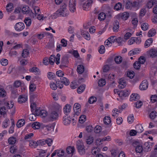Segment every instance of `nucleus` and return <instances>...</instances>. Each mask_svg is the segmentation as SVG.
Wrapping results in <instances>:
<instances>
[{
	"instance_id": "7ed1b4c3",
	"label": "nucleus",
	"mask_w": 157,
	"mask_h": 157,
	"mask_svg": "<svg viewBox=\"0 0 157 157\" xmlns=\"http://www.w3.org/2000/svg\"><path fill=\"white\" fill-rule=\"evenodd\" d=\"M77 148L78 151L81 155H82L85 153V150L84 145L82 140H78L76 142Z\"/></svg>"
},
{
	"instance_id": "b1692460",
	"label": "nucleus",
	"mask_w": 157,
	"mask_h": 157,
	"mask_svg": "<svg viewBox=\"0 0 157 157\" xmlns=\"http://www.w3.org/2000/svg\"><path fill=\"white\" fill-rule=\"evenodd\" d=\"M31 127L34 129H39L40 126V123L38 122H35L32 124H30Z\"/></svg>"
},
{
	"instance_id": "5701e85b",
	"label": "nucleus",
	"mask_w": 157,
	"mask_h": 157,
	"mask_svg": "<svg viewBox=\"0 0 157 157\" xmlns=\"http://www.w3.org/2000/svg\"><path fill=\"white\" fill-rule=\"evenodd\" d=\"M6 10L8 12H10L13 10V4L11 3L8 4L6 7Z\"/></svg>"
},
{
	"instance_id": "20e7f679",
	"label": "nucleus",
	"mask_w": 157,
	"mask_h": 157,
	"mask_svg": "<svg viewBox=\"0 0 157 157\" xmlns=\"http://www.w3.org/2000/svg\"><path fill=\"white\" fill-rule=\"evenodd\" d=\"M83 28L84 29V30H81V35H82L83 37L87 40H88V33L87 31H86V30L88 29V23H85L83 25Z\"/></svg>"
},
{
	"instance_id": "c85d7f7f",
	"label": "nucleus",
	"mask_w": 157,
	"mask_h": 157,
	"mask_svg": "<svg viewBox=\"0 0 157 157\" xmlns=\"http://www.w3.org/2000/svg\"><path fill=\"white\" fill-rule=\"evenodd\" d=\"M106 17V15L103 12L100 13L98 15V18L100 21L104 20Z\"/></svg>"
},
{
	"instance_id": "de8ad7c7",
	"label": "nucleus",
	"mask_w": 157,
	"mask_h": 157,
	"mask_svg": "<svg viewBox=\"0 0 157 157\" xmlns=\"http://www.w3.org/2000/svg\"><path fill=\"white\" fill-rule=\"evenodd\" d=\"M29 145L30 147L35 148L38 145L37 142L33 140L30 141L29 142Z\"/></svg>"
},
{
	"instance_id": "ddd939ff",
	"label": "nucleus",
	"mask_w": 157,
	"mask_h": 157,
	"mask_svg": "<svg viewBox=\"0 0 157 157\" xmlns=\"http://www.w3.org/2000/svg\"><path fill=\"white\" fill-rule=\"evenodd\" d=\"M71 118L66 116L63 117V123L65 125H68L70 124L71 121Z\"/></svg>"
},
{
	"instance_id": "5fc2aeb1",
	"label": "nucleus",
	"mask_w": 157,
	"mask_h": 157,
	"mask_svg": "<svg viewBox=\"0 0 157 157\" xmlns=\"http://www.w3.org/2000/svg\"><path fill=\"white\" fill-rule=\"evenodd\" d=\"M134 116L133 114H131L128 117V121L129 124H131L134 121Z\"/></svg>"
},
{
	"instance_id": "58836bf2",
	"label": "nucleus",
	"mask_w": 157,
	"mask_h": 157,
	"mask_svg": "<svg viewBox=\"0 0 157 157\" xmlns=\"http://www.w3.org/2000/svg\"><path fill=\"white\" fill-rule=\"evenodd\" d=\"M149 25L146 23H144L141 25V28L144 31H145L148 29Z\"/></svg>"
},
{
	"instance_id": "4be33fe9",
	"label": "nucleus",
	"mask_w": 157,
	"mask_h": 157,
	"mask_svg": "<svg viewBox=\"0 0 157 157\" xmlns=\"http://www.w3.org/2000/svg\"><path fill=\"white\" fill-rule=\"evenodd\" d=\"M25 121L24 119L19 120L17 123V126L18 128H20L23 126L25 124Z\"/></svg>"
},
{
	"instance_id": "1a4fd4ad",
	"label": "nucleus",
	"mask_w": 157,
	"mask_h": 157,
	"mask_svg": "<svg viewBox=\"0 0 157 157\" xmlns=\"http://www.w3.org/2000/svg\"><path fill=\"white\" fill-rule=\"evenodd\" d=\"M76 1L75 0H70L69 6L70 11L74 12L76 10Z\"/></svg>"
},
{
	"instance_id": "39448f33",
	"label": "nucleus",
	"mask_w": 157,
	"mask_h": 157,
	"mask_svg": "<svg viewBox=\"0 0 157 157\" xmlns=\"http://www.w3.org/2000/svg\"><path fill=\"white\" fill-rule=\"evenodd\" d=\"M22 13L24 14H29L34 17L33 12L31 10H30L29 6L26 5H24L22 8Z\"/></svg>"
},
{
	"instance_id": "680f3d73",
	"label": "nucleus",
	"mask_w": 157,
	"mask_h": 157,
	"mask_svg": "<svg viewBox=\"0 0 157 157\" xmlns=\"http://www.w3.org/2000/svg\"><path fill=\"white\" fill-rule=\"evenodd\" d=\"M0 63L3 66H6L8 63V61L7 59H2L1 60Z\"/></svg>"
},
{
	"instance_id": "bb28decb",
	"label": "nucleus",
	"mask_w": 157,
	"mask_h": 157,
	"mask_svg": "<svg viewBox=\"0 0 157 157\" xmlns=\"http://www.w3.org/2000/svg\"><path fill=\"white\" fill-rule=\"evenodd\" d=\"M78 82L76 80H75L71 83L70 86L71 89H75L78 87Z\"/></svg>"
},
{
	"instance_id": "774afa93",
	"label": "nucleus",
	"mask_w": 157,
	"mask_h": 157,
	"mask_svg": "<svg viewBox=\"0 0 157 157\" xmlns=\"http://www.w3.org/2000/svg\"><path fill=\"white\" fill-rule=\"evenodd\" d=\"M151 101L152 103H154L157 101V96L156 95H152L151 97Z\"/></svg>"
},
{
	"instance_id": "79ce46f5",
	"label": "nucleus",
	"mask_w": 157,
	"mask_h": 157,
	"mask_svg": "<svg viewBox=\"0 0 157 157\" xmlns=\"http://www.w3.org/2000/svg\"><path fill=\"white\" fill-rule=\"evenodd\" d=\"M56 59V57L54 55H52L49 57V63L51 65H53L54 63L55 59Z\"/></svg>"
},
{
	"instance_id": "423d86ee",
	"label": "nucleus",
	"mask_w": 157,
	"mask_h": 157,
	"mask_svg": "<svg viewBox=\"0 0 157 157\" xmlns=\"http://www.w3.org/2000/svg\"><path fill=\"white\" fill-rule=\"evenodd\" d=\"M25 26L23 23L19 22L17 23L14 26V29L17 31L20 32L25 28Z\"/></svg>"
},
{
	"instance_id": "2eb2a0df",
	"label": "nucleus",
	"mask_w": 157,
	"mask_h": 157,
	"mask_svg": "<svg viewBox=\"0 0 157 157\" xmlns=\"http://www.w3.org/2000/svg\"><path fill=\"white\" fill-rule=\"evenodd\" d=\"M86 131L83 132V138L86 140L87 144H88V128L86 127Z\"/></svg>"
},
{
	"instance_id": "69168bd1",
	"label": "nucleus",
	"mask_w": 157,
	"mask_h": 157,
	"mask_svg": "<svg viewBox=\"0 0 157 157\" xmlns=\"http://www.w3.org/2000/svg\"><path fill=\"white\" fill-rule=\"evenodd\" d=\"M10 121L8 119H6L5 121L3 122L2 127L4 128H6L8 126V122H9Z\"/></svg>"
},
{
	"instance_id": "338daca9",
	"label": "nucleus",
	"mask_w": 157,
	"mask_h": 157,
	"mask_svg": "<svg viewBox=\"0 0 157 157\" xmlns=\"http://www.w3.org/2000/svg\"><path fill=\"white\" fill-rule=\"evenodd\" d=\"M21 84V82L19 80H17L15 81L13 84V86L16 88H17L19 87Z\"/></svg>"
},
{
	"instance_id": "c9c22d12",
	"label": "nucleus",
	"mask_w": 157,
	"mask_h": 157,
	"mask_svg": "<svg viewBox=\"0 0 157 157\" xmlns=\"http://www.w3.org/2000/svg\"><path fill=\"white\" fill-rule=\"evenodd\" d=\"M86 86L84 84L81 85L77 89V92L79 94H81L84 90Z\"/></svg>"
},
{
	"instance_id": "e2e57ef3",
	"label": "nucleus",
	"mask_w": 157,
	"mask_h": 157,
	"mask_svg": "<svg viewBox=\"0 0 157 157\" xmlns=\"http://www.w3.org/2000/svg\"><path fill=\"white\" fill-rule=\"evenodd\" d=\"M45 140V144H47L49 146H51L53 140L52 139L48 138Z\"/></svg>"
},
{
	"instance_id": "72a5a7b5",
	"label": "nucleus",
	"mask_w": 157,
	"mask_h": 157,
	"mask_svg": "<svg viewBox=\"0 0 157 157\" xmlns=\"http://www.w3.org/2000/svg\"><path fill=\"white\" fill-rule=\"evenodd\" d=\"M156 33V31L154 29H152L149 30L148 33L147 35L149 37L154 36Z\"/></svg>"
},
{
	"instance_id": "cd10ccee",
	"label": "nucleus",
	"mask_w": 157,
	"mask_h": 157,
	"mask_svg": "<svg viewBox=\"0 0 157 157\" xmlns=\"http://www.w3.org/2000/svg\"><path fill=\"white\" fill-rule=\"evenodd\" d=\"M153 42V39L152 38H149L145 41L144 44V46L145 48H148Z\"/></svg>"
},
{
	"instance_id": "49530a36",
	"label": "nucleus",
	"mask_w": 157,
	"mask_h": 157,
	"mask_svg": "<svg viewBox=\"0 0 157 157\" xmlns=\"http://www.w3.org/2000/svg\"><path fill=\"white\" fill-rule=\"evenodd\" d=\"M129 13L126 12H124L122 14V15L121 16V17L122 19L124 20H127L128 18L129 17Z\"/></svg>"
},
{
	"instance_id": "dca6fc26",
	"label": "nucleus",
	"mask_w": 157,
	"mask_h": 157,
	"mask_svg": "<svg viewBox=\"0 0 157 157\" xmlns=\"http://www.w3.org/2000/svg\"><path fill=\"white\" fill-rule=\"evenodd\" d=\"M149 54L151 57H155L157 56V48H152L150 50Z\"/></svg>"
},
{
	"instance_id": "393cba45",
	"label": "nucleus",
	"mask_w": 157,
	"mask_h": 157,
	"mask_svg": "<svg viewBox=\"0 0 157 157\" xmlns=\"http://www.w3.org/2000/svg\"><path fill=\"white\" fill-rule=\"evenodd\" d=\"M75 151V149L74 147L69 146L67 147L66 151L68 154H73Z\"/></svg>"
},
{
	"instance_id": "f8f14e48",
	"label": "nucleus",
	"mask_w": 157,
	"mask_h": 157,
	"mask_svg": "<svg viewBox=\"0 0 157 157\" xmlns=\"http://www.w3.org/2000/svg\"><path fill=\"white\" fill-rule=\"evenodd\" d=\"M148 86V83L147 80L143 81L139 86L140 90H145L147 89Z\"/></svg>"
},
{
	"instance_id": "f3484780",
	"label": "nucleus",
	"mask_w": 157,
	"mask_h": 157,
	"mask_svg": "<svg viewBox=\"0 0 157 157\" xmlns=\"http://www.w3.org/2000/svg\"><path fill=\"white\" fill-rule=\"evenodd\" d=\"M27 97L25 95H20L18 98V101L19 103L21 104L25 102L27 100Z\"/></svg>"
},
{
	"instance_id": "9b49d317",
	"label": "nucleus",
	"mask_w": 157,
	"mask_h": 157,
	"mask_svg": "<svg viewBox=\"0 0 157 157\" xmlns=\"http://www.w3.org/2000/svg\"><path fill=\"white\" fill-rule=\"evenodd\" d=\"M111 140L110 136H108L102 139L99 138L96 140V143L97 144L100 145L102 144V142L105 141H109Z\"/></svg>"
},
{
	"instance_id": "4c0bfd02",
	"label": "nucleus",
	"mask_w": 157,
	"mask_h": 157,
	"mask_svg": "<svg viewBox=\"0 0 157 157\" xmlns=\"http://www.w3.org/2000/svg\"><path fill=\"white\" fill-rule=\"evenodd\" d=\"M114 60L117 64H119L122 61V57L119 56H116L115 57Z\"/></svg>"
},
{
	"instance_id": "473e14b6",
	"label": "nucleus",
	"mask_w": 157,
	"mask_h": 157,
	"mask_svg": "<svg viewBox=\"0 0 157 157\" xmlns=\"http://www.w3.org/2000/svg\"><path fill=\"white\" fill-rule=\"evenodd\" d=\"M29 71L30 72H34L36 74H38L40 72V70L37 67H33L29 69Z\"/></svg>"
},
{
	"instance_id": "3c124183",
	"label": "nucleus",
	"mask_w": 157,
	"mask_h": 157,
	"mask_svg": "<svg viewBox=\"0 0 157 157\" xmlns=\"http://www.w3.org/2000/svg\"><path fill=\"white\" fill-rule=\"evenodd\" d=\"M156 112L155 111H152L150 113L149 116L151 119H154L156 117Z\"/></svg>"
},
{
	"instance_id": "c03bdc74",
	"label": "nucleus",
	"mask_w": 157,
	"mask_h": 157,
	"mask_svg": "<svg viewBox=\"0 0 157 157\" xmlns=\"http://www.w3.org/2000/svg\"><path fill=\"white\" fill-rule=\"evenodd\" d=\"M101 127L97 125L94 128V132L96 133H98L101 132Z\"/></svg>"
},
{
	"instance_id": "a19ab883",
	"label": "nucleus",
	"mask_w": 157,
	"mask_h": 157,
	"mask_svg": "<svg viewBox=\"0 0 157 157\" xmlns=\"http://www.w3.org/2000/svg\"><path fill=\"white\" fill-rule=\"evenodd\" d=\"M86 117L85 115H82L79 117V122L81 124H83L86 121Z\"/></svg>"
},
{
	"instance_id": "052dcab7",
	"label": "nucleus",
	"mask_w": 157,
	"mask_h": 157,
	"mask_svg": "<svg viewBox=\"0 0 157 157\" xmlns=\"http://www.w3.org/2000/svg\"><path fill=\"white\" fill-rule=\"evenodd\" d=\"M56 75L59 77H63L64 74L63 72L61 70H59L56 71Z\"/></svg>"
},
{
	"instance_id": "6e6d98bb",
	"label": "nucleus",
	"mask_w": 157,
	"mask_h": 157,
	"mask_svg": "<svg viewBox=\"0 0 157 157\" xmlns=\"http://www.w3.org/2000/svg\"><path fill=\"white\" fill-rule=\"evenodd\" d=\"M143 150L142 146L138 145L136 148V151L137 152L141 153Z\"/></svg>"
},
{
	"instance_id": "ea45409f",
	"label": "nucleus",
	"mask_w": 157,
	"mask_h": 157,
	"mask_svg": "<svg viewBox=\"0 0 157 157\" xmlns=\"http://www.w3.org/2000/svg\"><path fill=\"white\" fill-rule=\"evenodd\" d=\"M136 131L138 133H141L144 130L143 127L140 125H137L136 127Z\"/></svg>"
},
{
	"instance_id": "09e8293b",
	"label": "nucleus",
	"mask_w": 157,
	"mask_h": 157,
	"mask_svg": "<svg viewBox=\"0 0 157 157\" xmlns=\"http://www.w3.org/2000/svg\"><path fill=\"white\" fill-rule=\"evenodd\" d=\"M29 52L28 50L26 49L23 50L22 53V56L23 58H25L29 54Z\"/></svg>"
},
{
	"instance_id": "13d9d810",
	"label": "nucleus",
	"mask_w": 157,
	"mask_h": 157,
	"mask_svg": "<svg viewBox=\"0 0 157 157\" xmlns=\"http://www.w3.org/2000/svg\"><path fill=\"white\" fill-rule=\"evenodd\" d=\"M138 61L141 64H143L145 62V57L144 56H141L138 59Z\"/></svg>"
},
{
	"instance_id": "864d4df0",
	"label": "nucleus",
	"mask_w": 157,
	"mask_h": 157,
	"mask_svg": "<svg viewBox=\"0 0 157 157\" xmlns=\"http://www.w3.org/2000/svg\"><path fill=\"white\" fill-rule=\"evenodd\" d=\"M122 4L121 3L118 2L117 3L114 7V9L117 10H120L121 9Z\"/></svg>"
},
{
	"instance_id": "6e6552de",
	"label": "nucleus",
	"mask_w": 157,
	"mask_h": 157,
	"mask_svg": "<svg viewBox=\"0 0 157 157\" xmlns=\"http://www.w3.org/2000/svg\"><path fill=\"white\" fill-rule=\"evenodd\" d=\"M59 117V114L55 111H52L49 115V118L51 121H54L57 119Z\"/></svg>"
},
{
	"instance_id": "603ef678",
	"label": "nucleus",
	"mask_w": 157,
	"mask_h": 157,
	"mask_svg": "<svg viewBox=\"0 0 157 157\" xmlns=\"http://www.w3.org/2000/svg\"><path fill=\"white\" fill-rule=\"evenodd\" d=\"M82 7L84 10L87 11L88 8V1L87 0L83 4Z\"/></svg>"
},
{
	"instance_id": "c756f323",
	"label": "nucleus",
	"mask_w": 157,
	"mask_h": 157,
	"mask_svg": "<svg viewBox=\"0 0 157 157\" xmlns=\"http://www.w3.org/2000/svg\"><path fill=\"white\" fill-rule=\"evenodd\" d=\"M35 112L36 113L38 112L39 113L40 115L43 117H45L47 115V113L46 111L44 110H42L41 111H39L37 109L35 110Z\"/></svg>"
},
{
	"instance_id": "7c9ffc66",
	"label": "nucleus",
	"mask_w": 157,
	"mask_h": 157,
	"mask_svg": "<svg viewBox=\"0 0 157 157\" xmlns=\"http://www.w3.org/2000/svg\"><path fill=\"white\" fill-rule=\"evenodd\" d=\"M149 142H146L144 143V147L146 151H148L151 150V147L149 144Z\"/></svg>"
},
{
	"instance_id": "8fccbe9b",
	"label": "nucleus",
	"mask_w": 157,
	"mask_h": 157,
	"mask_svg": "<svg viewBox=\"0 0 157 157\" xmlns=\"http://www.w3.org/2000/svg\"><path fill=\"white\" fill-rule=\"evenodd\" d=\"M25 22L27 26H30L31 24V20L29 18H26L24 21Z\"/></svg>"
},
{
	"instance_id": "0e129e2a",
	"label": "nucleus",
	"mask_w": 157,
	"mask_h": 157,
	"mask_svg": "<svg viewBox=\"0 0 157 157\" xmlns=\"http://www.w3.org/2000/svg\"><path fill=\"white\" fill-rule=\"evenodd\" d=\"M142 105V102L140 101H137L135 104V107L137 108H140Z\"/></svg>"
},
{
	"instance_id": "f03ea898",
	"label": "nucleus",
	"mask_w": 157,
	"mask_h": 157,
	"mask_svg": "<svg viewBox=\"0 0 157 157\" xmlns=\"http://www.w3.org/2000/svg\"><path fill=\"white\" fill-rule=\"evenodd\" d=\"M117 89H115L114 91L115 93H117L120 98L121 100L124 99V98L128 96L130 93L129 90L126 89L124 90H118Z\"/></svg>"
},
{
	"instance_id": "a878e982",
	"label": "nucleus",
	"mask_w": 157,
	"mask_h": 157,
	"mask_svg": "<svg viewBox=\"0 0 157 157\" xmlns=\"http://www.w3.org/2000/svg\"><path fill=\"white\" fill-rule=\"evenodd\" d=\"M77 71L79 74H82L84 71V66L82 65H78L77 66Z\"/></svg>"
},
{
	"instance_id": "a211bd4d",
	"label": "nucleus",
	"mask_w": 157,
	"mask_h": 157,
	"mask_svg": "<svg viewBox=\"0 0 157 157\" xmlns=\"http://www.w3.org/2000/svg\"><path fill=\"white\" fill-rule=\"evenodd\" d=\"M60 79L61 82L60 83L62 84V83H63L66 86L68 85L69 84L70 82L69 80L63 76L60 78Z\"/></svg>"
},
{
	"instance_id": "37998d69",
	"label": "nucleus",
	"mask_w": 157,
	"mask_h": 157,
	"mask_svg": "<svg viewBox=\"0 0 157 157\" xmlns=\"http://www.w3.org/2000/svg\"><path fill=\"white\" fill-rule=\"evenodd\" d=\"M104 123L106 125H108L110 123V118L108 116H105L104 119Z\"/></svg>"
},
{
	"instance_id": "bf43d9fd",
	"label": "nucleus",
	"mask_w": 157,
	"mask_h": 157,
	"mask_svg": "<svg viewBox=\"0 0 157 157\" xmlns=\"http://www.w3.org/2000/svg\"><path fill=\"white\" fill-rule=\"evenodd\" d=\"M56 76L55 74L52 72H48V77L49 79L54 78Z\"/></svg>"
},
{
	"instance_id": "f704fd0d",
	"label": "nucleus",
	"mask_w": 157,
	"mask_h": 157,
	"mask_svg": "<svg viewBox=\"0 0 157 157\" xmlns=\"http://www.w3.org/2000/svg\"><path fill=\"white\" fill-rule=\"evenodd\" d=\"M98 84L99 86H103L106 84L105 80V79L101 78L98 81Z\"/></svg>"
},
{
	"instance_id": "2f4dec72",
	"label": "nucleus",
	"mask_w": 157,
	"mask_h": 157,
	"mask_svg": "<svg viewBox=\"0 0 157 157\" xmlns=\"http://www.w3.org/2000/svg\"><path fill=\"white\" fill-rule=\"evenodd\" d=\"M8 141L10 144H13L15 143L16 141V138L13 136L11 137L9 139Z\"/></svg>"
},
{
	"instance_id": "e433bc0d",
	"label": "nucleus",
	"mask_w": 157,
	"mask_h": 157,
	"mask_svg": "<svg viewBox=\"0 0 157 157\" xmlns=\"http://www.w3.org/2000/svg\"><path fill=\"white\" fill-rule=\"evenodd\" d=\"M68 63L67 58L66 57H63L62 58L61 60V66H65V65L67 64Z\"/></svg>"
},
{
	"instance_id": "a18cd8bd",
	"label": "nucleus",
	"mask_w": 157,
	"mask_h": 157,
	"mask_svg": "<svg viewBox=\"0 0 157 157\" xmlns=\"http://www.w3.org/2000/svg\"><path fill=\"white\" fill-rule=\"evenodd\" d=\"M140 62L138 61L135 62L133 64L134 68L136 70H139L140 68Z\"/></svg>"
},
{
	"instance_id": "aec40b11",
	"label": "nucleus",
	"mask_w": 157,
	"mask_h": 157,
	"mask_svg": "<svg viewBox=\"0 0 157 157\" xmlns=\"http://www.w3.org/2000/svg\"><path fill=\"white\" fill-rule=\"evenodd\" d=\"M119 83V87L121 89L124 88L126 85L125 81L122 78L120 79Z\"/></svg>"
},
{
	"instance_id": "412c9836",
	"label": "nucleus",
	"mask_w": 157,
	"mask_h": 157,
	"mask_svg": "<svg viewBox=\"0 0 157 157\" xmlns=\"http://www.w3.org/2000/svg\"><path fill=\"white\" fill-rule=\"evenodd\" d=\"M140 49L135 48L129 51L128 53V55L130 56H133L134 55L137 54L139 53V52L140 51Z\"/></svg>"
},
{
	"instance_id": "9d476101",
	"label": "nucleus",
	"mask_w": 157,
	"mask_h": 157,
	"mask_svg": "<svg viewBox=\"0 0 157 157\" xmlns=\"http://www.w3.org/2000/svg\"><path fill=\"white\" fill-rule=\"evenodd\" d=\"M50 86L51 89L55 90L57 89V87L59 89H62L63 86V84L57 83V84L53 82H51L50 83Z\"/></svg>"
},
{
	"instance_id": "f257e3e1",
	"label": "nucleus",
	"mask_w": 157,
	"mask_h": 157,
	"mask_svg": "<svg viewBox=\"0 0 157 157\" xmlns=\"http://www.w3.org/2000/svg\"><path fill=\"white\" fill-rule=\"evenodd\" d=\"M66 5L65 4H63L60 8L54 13L53 16L54 18L59 16L64 17L66 14Z\"/></svg>"
},
{
	"instance_id": "4d7b16f0",
	"label": "nucleus",
	"mask_w": 157,
	"mask_h": 157,
	"mask_svg": "<svg viewBox=\"0 0 157 157\" xmlns=\"http://www.w3.org/2000/svg\"><path fill=\"white\" fill-rule=\"evenodd\" d=\"M96 100L97 99L95 97L92 96L89 98V103L93 104L95 102Z\"/></svg>"
},
{
	"instance_id": "0eeeda50",
	"label": "nucleus",
	"mask_w": 157,
	"mask_h": 157,
	"mask_svg": "<svg viewBox=\"0 0 157 157\" xmlns=\"http://www.w3.org/2000/svg\"><path fill=\"white\" fill-rule=\"evenodd\" d=\"M80 108V105L78 103H75L74 104L73 107V110L75 114L77 115L79 114L81 111Z\"/></svg>"
},
{
	"instance_id": "4468645a",
	"label": "nucleus",
	"mask_w": 157,
	"mask_h": 157,
	"mask_svg": "<svg viewBox=\"0 0 157 157\" xmlns=\"http://www.w3.org/2000/svg\"><path fill=\"white\" fill-rule=\"evenodd\" d=\"M119 28V23L117 21H114L113 24V30L114 32L118 31Z\"/></svg>"
},
{
	"instance_id": "6ab92c4d",
	"label": "nucleus",
	"mask_w": 157,
	"mask_h": 157,
	"mask_svg": "<svg viewBox=\"0 0 157 157\" xmlns=\"http://www.w3.org/2000/svg\"><path fill=\"white\" fill-rule=\"evenodd\" d=\"M63 111L65 114L67 115L69 113L71 110V106L70 105L67 104L66 105L63 109Z\"/></svg>"
}]
</instances>
